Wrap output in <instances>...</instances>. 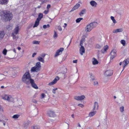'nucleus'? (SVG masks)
I'll list each match as a JSON object with an SVG mask.
<instances>
[{"label": "nucleus", "instance_id": "obj_27", "mask_svg": "<svg viewBox=\"0 0 129 129\" xmlns=\"http://www.w3.org/2000/svg\"><path fill=\"white\" fill-rule=\"evenodd\" d=\"M96 111L91 112L89 113L88 114V116L89 117H92L94 116L96 113Z\"/></svg>", "mask_w": 129, "mask_h": 129}, {"label": "nucleus", "instance_id": "obj_26", "mask_svg": "<svg viewBox=\"0 0 129 129\" xmlns=\"http://www.w3.org/2000/svg\"><path fill=\"white\" fill-rule=\"evenodd\" d=\"M80 6V4H76L72 9L71 11H73L77 9Z\"/></svg>", "mask_w": 129, "mask_h": 129}, {"label": "nucleus", "instance_id": "obj_33", "mask_svg": "<svg viewBox=\"0 0 129 129\" xmlns=\"http://www.w3.org/2000/svg\"><path fill=\"white\" fill-rule=\"evenodd\" d=\"M120 43L123 46H125L126 45V41L124 40H122L120 41Z\"/></svg>", "mask_w": 129, "mask_h": 129}, {"label": "nucleus", "instance_id": "obj_57", "mask_svg": "<svg viewBox=\"0 0 129 129\" xmlns=\"http://www.w3.org/2000/svg\"><path fill=\"white\" fill-rule=\"evenodd\" d=\"M77 62V60H76L73 61V62L74 63H76Z\"/></svg>", "mask_w": 129, "mask_h": 129}, {"label": "nucleus", "instance_id": "obj_21", "mask_svg": "<svg viewBox=\"0 0 129 129\" xmlns=\"http://www.w3.org/2000/svg\"><path fill=\"white\" fill-rule=\"evenodd\" d=\"M81 47L80 50V53L81 55H83V54L85 53V49L84 47L82 46H81Z\"/></svg>", "mask_w": 129, "mask_h": 129}, {"label": "nucleus", "instance_id": "obj_36", "mask_svg": "<svg viewBox=\"0 0 129 129\" xmlns=\"http://www.w3.org/2000/svg\"><path fill=\"white\" fill-rule=\"evenodd\" d=\"M90 77L89 78V79L93 81L95 79H94V76L92 74H90Z\"/></svg>", "mask_w": 129, "mask_h": 129}, {"label": "nucleus", "instance_id": "obj_43", "mask_svg": "<svg viewBox=\"0 0 129 129\" xmlns=\"http://www.w3.org/2000/svg\"><path fill=\"white\" fill-rule=\"evenodd\" d=\"M7 51L5 49H4L2 53L5 55L6 54Z\"/></svg>", "mask_w": 129, "mask_h": 129}, {"label": "nucleus", "instance_id": "obj_50", "mask_svg": "<svg viewBox=\"0 0 129 129\" xmlns=\"http://www.w3.org/2000/svg\"><path fill=\"white\" fill-rule=\"evenodd\" d=\"M78 106L81 108H83L84 107V105L81 104H78Z\"/></svg>", "mask_w": 129, "mask_h": 129}, {"label": "nucleus", "instance_id": "obj_53", "mask_svg": "<svg viewBox=\"0 0 129 129\" xmlns=\"http://www.w3.org/2000/svg\"><path fill=\"white\" fill-rule=\"evenodd\" d=\"M81 124H82V123L81 122H79V123H77V126H78V127H81Z\"/></svg>", "mask_w": 129, "mask_h": 129}, {"label": "nucleus", "instance_id": "obj_3", "mask_svg": "<svg viewBox=\"0 0 129 129\" xmlns=\"http://www.w3.org/2000/svg\"><path fill=\"white\" fill-rule=\"evenodd\" d=\"M96 24V22L91 23L87 25L85 27V32H90L94 27Z\"/></svg>", "mask_w": 129, "mask_h": 129}, {"label": "nucleus", "instance_id": "obj_39", "mask_svg": "<svg viewBox=\"0 0 129 129\" xmlns=\"http://www.w3.org/2000/svg\"><path fill=\"white\" fill-rule=\"evenodd\" d=\"M108 46L107 45H106L104 46L103 48L104 51H106L108 49Z\"/></svg>", "mask_w": 129, "mask_h": 129}, {"label": "nucleus", "instance_id": "obj_54", "mask_svg": "<svg viewBox=\"0 0 129 129\" xmlns=\"http://www.w3.org/2000/svg\"><path fill=\"white\" fill-rule=\"evenodd\" d=\"M32 101L34 103H37V101L35 99H33L32 100Z\"/></svg>", "mask_w": 129, "mask_h": 129}, {"label": "nucleus", "instance_id": "obj_41", "mask_svg": "<svg viewBox=\"0 0 129 129\" xmlns=\"http://www.w3.org/2000/svg\"><path fill=\"white\" fill-rule=\"evenodd\" d=\"M83 19L82 18H77L76 20V23H79L80 21Z\"/></svg>", "mask_w": 129, "mask_h": 129}, {"label": "nucleus", "instance_id": "obj_5", "mask_svg": "<svg viewBox=\"0 0 129 129\" xmlns=\"http://www.w3.org/2000/svg\"><path fill=\"white\" fill-rule=\"evenodd\" d=\"M2 99L4 100H6L9 102L13 103L14 98H12L11 95L5 94L2 97Z\"/></svg>", "mask_w": 129, "mask_h": 129}, {"label": "nucleus", "instance_id": "obj_60", "mask_svg": "<svg viewBox=\"0 0 129 129\" xmlns=\"http://www.w3.org/2000/svg\"><path fill=\"white\" fill-rule=\"evenodd\" d=\"M4 74L5 75H7L8 73V72L7 71H5L4 72Z\"/></svg>", "mask_w": 129, "mask_h": 129}, {"label": "nucleus", "instance_id": "obj_56", "mask_svg": "<svg viewBox=\"0 0 129 129\" xmlns=\"http://www.w3.org/2000/svg\"><path fill=\"white\" fill-rule=\"evenodd\" d=\"M51 7V5L50 4L48 5L47 7V10H49V9Z\"/></svg>", "mask_w": 129, "mask_h": 129}, {"label": "nucleus", "instance_id": "obj_6", "mask_svg": "<svg viewBox=\"0 0 129 129\" xmlns=\"http://www.w3.org/2000/svg\"><path fill=\"white\" fill-rule=\"evenodd\" d=\"M129 63V59H127L122 61L121 62L119 63L120 65H122L123 69L121 70V72L123 70L125 67Z\"/></svg>", "mask_w": 129, "mask_h": 129}, {"label": "nucleus", "instance_id": "obj_28", "mask_svg": "<svg viewBox=\"0 0 129 129\" xmlns=\"http://www.w3.org/2000/svg\"><path fill=\"white\" fill-rule=\"evenodd\" d=\"M38 113V111L37 109L36 108L33 111V115L34 116H35Z\"/></svg>", "mask_w": 129, "mask_h": 129}, {"label": "nucleus", "instance_id": "obj_42", "mask_svg": "<svg viewBox=\"0 0 129 129\" xmlns=\"http://www.w3.org/2000/svg\"><path fill=\"white\" fill-rule=\"evenodd\" d=\"M120 110L121 112H123L124 111V107L122 106L120 108Z\"/></svg>", "mask_w": 129, "mask_h": 129}, {"label": "nucleus", "instance_id": "obj_23", "mask_svg": "<svg viewBox=\"0 0 129 129\" xmlns=\"http://www.w3.org/2000/svg\"><path fill=\"white\" fill-rule=\"evenodd\" d=\"M5 34L3 31L0 30V40H1L4 37Z\"/></svg>", "mask_w": 129, "mask_h": 129}, {"label": "nucleus", "instance_id": "obj_15", "mask_svg": "<svg viewBox=\"0 0 129 129\" xmlns=\"http://www.w3.org/2000/svg\"><path fill=\"white\" fill-rule=\"evenodd\" d=\"M85 98V96L84 95L81 96H76L74 97V99L77 100H83Z\"/></svg>", "mask_w": 129, "mask_h": 129}, {"label": "nucleus", "instance_id": "obj_14", "mask_svg": "<svg viewBox=\"0 0 129 129\" xmlns=\"http://www.w3.org/2000/svg\"><path fill=\"white\" fill-rule=\"evenodd\" d=\"M113 73V71L110 70H107L105 73V75L106 76H110L112 75Z\"/></svg>", "mask_w": 129, "mask_h": 129}, {"label": "nucleus", "instance_id": "obj_35", "mask_svg": "<svg viewBox=\"0 0 129 129\" xmlns=\"http://www.w3.org/2000/svg\"><path fill=\"white\" fill-rule=\"evenodd\" d=\"M85 41V39L84 38H82L80 41V46H82L83 45V43H84Z\"/></svg>", "mask_w": 129, "mask_h": 129}, {"label": "nucleus", "instance_id": "obj_49", "mask_svg": "<svg viewBox=\"0 0 129 129\" xmlns=\"http://www.w3.org/2000/svg\"><path fill=\"white\" fill-rule=\"evenodd\" d=\"M41 5L42 4L44 3H45L47 2L46 0H41Z\"/></svg>", "mask_w": 129, "mask_h": 129}, {"label": "nucleus", "instance_id": "obj_48", "mask_svg": "<svg viewBox=\"0 0 129 129\" xmlns=\"http://www.w3.org/2000/svg\"><path fill=\"white\" fill-rule=\"evenodd\" d=\"M43 16V14L42 13L39 14V17L38 18H39V19H41L42 18Z\"/></svg>", "mask_w": 129, "mask_h": 129}, {"label": "nucleus", "instance_id": "obj_34", "mask_svg": "<svg viewBox=\"0 0 129 129\" xmlns=\"http://www.w3.org/2000/svg\"><path fill=\"white\" fill-rule=\"evenodd\" d=\"M86 11V10L85 9H83L79 13V15L81 16L82 15L85 13Z\"/></svg>", "mask_w": 129, "mask_h": 129}, {"label": "nucleus", "instance_id": "obj_44", "mask_svg": "<svg viewBox=\"0 0 129 129\" xmlns=\"http://www.w3.org/2000/svg\"><path fill=\"white\" fill-rule=\"evenodd\" d=\"M19 115L18 114H16L14 115L12 117V118H13L17 119L19 117Z\"/></svg>", "mask_w": 129, "mask_h": 129}, {"label": "nucleus", "instance_id": "obj_29", "mask_svg": "<svg viewBox=\"0 0 129 129\" xmlns=\"http://www.w3.org/2000/svg\"><path fill=\"white\" fill-rule=\"evenodd\" d=\"M57 88H56L53 89L52 90V93L53 94H55L57 91Z\"/></svg>", "mask_w": 129, "mask_h": 129}, {"label": "nucleus", "instance_id": "obj_20", "mask_svg": "<svg viewBox=\"0 0 129 129\" xmlns=\"http://www.w3.org/2000/svg\"><path fill=\"white\" fill-rule=\"evenodd\" d=\"M123 31V29L122 28L117 29L114 30L113 31V33H116L118 32H122Z\"/></svg>", "mask_w": 129, "mask_h": 129}, {"label": "nucleus", "instance_id": "obj_61", "mask_svg": "<svg viewBox=\"0 0 129 129\" xmlns=\"http://www.w3.org/2000/svg\"><path fill=\"white\" fill-rule=\"evenodd\" d=\"M64 25H65V26L64 27V28H65V27H66L67 26V24L66 23H65L64 24Z\"/></svg>", "mask_w": 129, "mask_h": 129}, {"label": "nucleus", "instance_id": "obj_24", "mask_svg": "<svg viewBox=\"0 0 129 129\" xmlns=\"http://www.w3.org/2000/svg\"><path fill=\"white\" fill-rule=\"evenodd\" d=\"M40 20V19H39V18H37L35 22V23L33 27H37L39 24V21Z\"/></svg>", "mask_w": 129, "mask_h": 129}, {"label": "nucleus", "instance_id": "obj_62", "mask_svg": "<svg viewBox=\"0 0 129 129\" xmlns=\"http://www.w3.org/2000/svg\"><path fill=\"white\" fill-rule=\"evenodd\" d=\"M41 7V5H39V6H38L37 7V8H40Z\"/></svg>", "mask_w": 129, "mask_h": 129}, {"label": "nucleus", "instance_id": "obj_4", "mask_svg": "<svg viewBox=\"0 0 129 129\" xmlns=\"http://www.w3.org/2000/svg\"><path fill=\"white\" fill-rule=\"evenodd\" d=\"M41 68V66L40 62H38L36 63L35 66L31 68V71L34 72H37L40 70Z\"/></svg>", "mask_w": 129, "mask_h": 129}, {"label": "nucleus", "instance_id": "obj_22", "mask_svg": "<svg viewBox=\"0 0 129 129\" xmlns=\"http://www.w3.org/2000/svg\"><path fill=\"white\" fill-rule=\"evenodd\" d=\"M92 64L94 65L97 64L99 63L98 61L94 58H93L92 59Z\"/></svg>", "mask_w": 129, "mask_h": 129}, {"label": "nucleus", "instance_id": "obj_45", "mask_svg": "<svg viewBox=\"0 0 129 129\" xmlns=\"http://www.w3.org/2000/svg\"><path fill=\"white\" fill-rule=\"evenodd\" d=\"M54 35L53 37L54 38H56L57 37V33L55 31H54Z\"/></svg>", "mask_w": 129, "mask_h": 129}, {"label": "nucleus", "instance_id": "obj_37", "mask_svg": "<svg viewBox=\"0 0 129 129\" xmlns=\"http://www.w3.org/2000/svg\"><path fill=\"white\" fill-rule=\"evenodd\" d=\"M111 19L112 20L114 23L115 24L116 23L117 21L114 18L113 16H111L110 17Z\"/></svg>", "mask_w": 129, "mask_h": 129}, {"label": "nucleus", "instance_id": "obj_16", "mask_svg": "<svg viewBox=\"0 0 129 129\" xmlns=\"http://www.w3.org/2000/svg\"><path fill=\"white\" fill-rule=\"evenodd\" d=\"M90 4L92 7H95L97 5V3L94 1L92 0L91 1L89 2Z\"/></svg>", "mask_w": 129, "mask_h": 129}, {"label": "nucleus", "instance_id": "obj_8", "mask_svg": "<svg viewBox=\"0 0 129 129\" xmlns=\"http://www.w3.org/2000/svg\"><path fill=\"white\" fill-rule=\"evenodd\" d=\"M13 103H15L18 106H21L23 103L21 99L20 98H15L14 99Z\"/></svg>", "mask_w": 129, "mask_h": 129}, {"label": "nucleus", "instance_id": "obj_17", "mask_svg": "<svg viewBox=\"0 0 129 129\" xmlns=\"http://www.w3.org/2000/svg\"><path fill=\"white\" fill-rule=\"evenodd\" d=\"M19 29V25H17L14 30L13 32L15 35L17 34L18 33V31Z\"/></svg>", "mask_w": 129, "mask_h": 129}, {"label": "nucleus", "instance_id": "obj_19", "mask_svg": "<svg viewBox=\"0 0 129 129\" xmlns=\"http://www.w3.org/2000/svg\"><path fill=\"white\" fill-rule=\"evenodd\" d=\"M69 124L66 123L63 124L61 127L60 129H68L69 127Z\"/></svg>", "mask_w": 129, "mask_h": 129}, {"label": "nucleus", "instance_id": "obj_12", "mask_svg": "<svg viewBox=\"0 0 129 129\" xmlns=\"http://www.w3.org/2000/svg\"><path fill=\"white\" fill-rule=\"evenodd\" d=\"M59 79V78L58 76H56L55 78L52 81L49 83L48 85L49 86H51L55 84L57 81Z\"/></svg>", "mask_w": 129, "mask_h": 129}, {"label": "nucleus", "instance_id": "obj_59", "mask_svg": "<svg viewBox=\"0 0 129 129\" xmlns=\"http://www.w3.org/2000/svg\"><path fill=\"white\" fill-rule=\"evenodd\" d=\"M36 54L37 53H34L32 55V57H34Z\"/></svg>", "mask_w": 129, "mask_h": 129}, {"label": "nucleus", "instance_id": "obj_18", "mask_svg": "<svg viewBox=\"0 0 129 129\" xmlns=\"http://www.w3.org/2000/svg\"><path fill=\"white\" fill-rule=\"evenodd\" d=\"M30 83H31L32 86L35 89H38V88L37 85L34 83V80L32 79L31 80Z\"/></svg>", "mask_w": 129, "mask_h": 129}, {"label": "nucleus", "instance_id": "obj_10", "mask_svg": "<svg viewBox=\"0 0 129 129\" xmlns=\"http://www.w3.org/2000/svg\"><path fill=\"white\" fill-rule=\"evenodd\" d=\"M116 50L115 49L112 50L111 51L110 54V59L112 60L116 56Z\"/></svg>", "mask_w": 129, "mask_h": 129}, {"label": "nucleus", "instance_id": "obj_40", "mask_svg": "<svg viewBox=\"0 0 129 129\" xmlns=\"http://www.w3.org/2000/svg\"><path fill=\"white\" fill-rule=\"evenodd\" d=\"M49 27L50 25L49 24H48L47 25H44L43 26V27L44 29H46L47 28H49Z\"/></svg>", "mask_w": 129, "mask_h": 129}, {"label": "nucleus", "instance_id": "obj_38", "mask_svg": "<svg viewBox=\"0 0 129 129\" xmlns=\"http://www.w3.org/2000/svg\"><path fill=\"white\" fill-rule=\"evenodd\" d=\"M93 84L95 86L98 85V82L96 79L94 80L93 81Z\"/></svg>", "mask_w": 129, "mask_h": 129}, {"label": "nucleus", "instance_id": "obj_64", "mask_svg": "<svg viewBox=\"0 0 129 129\" xmlns=\"http://www.w3.org/2000/svg\"><path fill=\"white\" fill-rule=\"evenodd\" d=\"M72 117L73 118H74V115L73 114L72 115Z\"/></svg>", "mask_w": 129, "mask_h": 129}, {"label": "nucleus", "instance_id": "obj_31", "mask_svg": "<svg viewBox=\"0 0 129 129\" xmlns=\"http://www.w3.org/2000/svg\"><path fill=\"white\" fill-rule=\"evenodd\" d=\"M95 126L97 127H99L100 125V123L99 121H97L95 122Z\"/></svg>", "mask_w": 129, "mask_h": 129}, {"label": "nucleus", "instance_id": "obj_63", "mask_svg": "<svg viewBox=\"0 0 129 129\" xmlns=\"http://www.w3.org/2000/svg\"><path fill=\"white\" fill-rule=\"evenodd\" d=\"M13 51L15 53H16V50H15V49H13Z\"/></svg>", "mask_w": 129, "mask_h": 129}, {"label": "nucleus", "instance_id": "obj_47", "mask_svg": "<svg viewBox=\"0 0 129 129\" xmlns=\"http://www.w3.org/2000/svg\"><path fill=\"white\" fill-rule=\"evenodd\" d=\"M6 28L9 30L11 29L12 28V26L11 25L10 26V25H8L7 26Z\"/></svg>", "mask_w": 129, "mask_h": 129}, {"label": "nucleus", "instance_id": "obj_46", "mask_svg": "<svg viewBox=\"0 0 129 129\" xmlns=\"http://www.w3.org/2000/svg\"><path fill=\"white\" fill-rule=\"evenodd\" d=\"M39 41H34L33 42V43L34 44H39Z\"/></svg>", "mask_w": 129, "mask_h": 129}, {"label": "nucleus", "instance_id": "obj_58", "mask_svg": "<svg viewBox=\"0 0 129 129\" xmlns=\"http://www.w3.org/2000/svg\"><path fill=\"white\" fill-rule=\"evenodd\" d=\"M58 29L59 31H60L62 30V29L60 27H59V26L58 27Z\"/></svg>", "mask_w": 129, "mask_h": 129}, {"label": "nucleus", "instance_id": "obj_9", "mask_svg": "<svg viewBox=\"0 0 129 129\" xmlns=\"http://www.w3.org/2000/svg\"><path fill=\"white\" fill-rule=\"evenodd\" d=\"M47 115L49 117L51 118L54 117L56 116L55 112L53 110H49L48 111Z\"/></svg>", "mask_w": 129, "mask_h": 129}, {"label": "nucleus", "instance_id": "obj_30", "mask_svg": "<svg viewBox=\"0 0 129 129\" xmlns=\"http://www.w3.org/2000/svg\"><path fill=\"white\" fill-rule=\"evenodd\" d=\"M15 34L14 33H12L11 34V36L12 37L13 40H16L18 39V37L16 36Z\"/></svg>", "mask_w": 129, "mask_h": 129}, {"label": "nucleus", "instance_id": "obj_32", "mask_svg": "<svg viewBox=\"0 0 129 129\" xmlns=\"http://www.w3.org/2000/svg\"><path fill=\"white\" fill-rule=\"evenodd\" d=\"M8 2V0H0V4H6Z\"/></svg>", "mask_w": 129, "mask_h": 129}, {"label": "nucleus", "instance_id": "obj_2", "mask_svg": "<svg viewBox=\"0 0 129 129\" xmlns=\"http://www.w3.org/2000/svg\"><path fill=\"white\" fill-rule=\"evenodd\" d=\"M31 79L29 72H26L24 74L22 78V81L27 84H30Z\"/></svg>", "mask_w": 129, "mask_h": 129}, {"label": "nucleus", "instance_id": "obj_25", "mask_svg": "<svg viewBox=\"0 0 129 129\" xmlns=\"http://www.w3.org/2000/svg\"><path fill=\"white\" fill-rule=\"evenodd\" d=\"M98 104L96 102H95L94 103V107L93 108V110H95L98 109Z\"/></svg>", "mask_w": 129, "mask_h": 129}, {"label": "nucleus", "instance_id": "obj_13", "mask_svg": "<svg viewBox=\"0 0 129 129\" xmlns=\"http://www.w3.org/2000/svg\"><path fill=\"white\" fill-rule=\"evenodd\" d=\"M64 49L63 48H60L56 52L54 55L55 57L61 54L62 51Z\"/></svg>", "mask_w": 129, "mask_h": 129}, {"label": "nucleus", "instance_id": "obj_55", "mask_svg": "<svg viewBox=\"0 0 129 129\" xmlns=\"http://www.w3.org/2000/svg\"><path fill=\"white\" fill-rule=\"evenodd\" d=\"M49 12V10H45L44 11V13L45 14H47V13H48Z\"/></svg>", "mask_w": 129, "mask_h": 129}, {"label": "nucleus", "instance_id": "obj_7", "mask_svg": "<svg viewBox=\"0 0 129 129\" xmlns=\"http://www.w3.org/2000/svg\"><path fill=\"white\" fill-rule=\"evenodd\" d=\"M47 92H42L41 94L40 98L41 100L43 102H45L46 101V98L47 96Z\"/></svg>", "mask_w": 129, "mask_h": 129}, {"label": "nucleus", "instance_id": "obj_51", "mask_svg": "<svg viewBox=\"0 0 129 129\" xmlns=\"http://www.w3.org/2000/svg\"><path fill=\"white\" fill-rule=\"evenodd\" d=\"M34 129H40V127L37 126H35L33 127Z\"/></svg>", "mask_w": 129, "mask_h": 129}, {"label": "nucleus", "instance_id": "obj_11", "mask_svg": "<svg viewBox=\"0 0 129 129\" xmlns=\"http://www.w3.org/2000/svg\"><path fill=\"white\" fill-rule=\"evenodd\" d=\"M45 56V54L44 53L42 54L37 58L38 60L43 63H44V58Z\"/></svg>", "mask_w": 129, "mask_h": 129}, {"label": "nucleus", "instance_id": "obj_1", "mask_svg": "<svg viewBox=\"0 0 129 129\" xmlns=\"http://www.w3.org/2000/svg\"><path fill=\"white\" fill-rule=\"evenodd\" d=\"M2 14V18L5 21H10L12 18V14L8 11H3Z\"/></svg>", "mask_w": 129, "mask_h": 129}, {"label": "nucleus", "instance_id": "obj_52", "mask_svg": "<svg viewBox=\"0 0 129 129\" xmlns=\"http://www.w3.org/2000/svg\"><path fill=\"white\" fill-rule=\"evenodd\" d=\"M64 75H65V73H60L59 74V76H60L61 77L64 76Z\"/></svg>", "mask_w": 129, "mask_h": 129}]
</instances>
